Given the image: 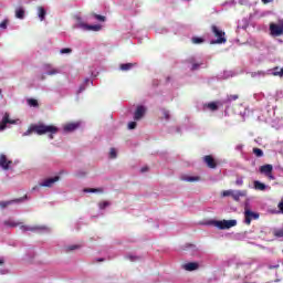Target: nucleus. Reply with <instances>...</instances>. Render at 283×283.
Masks as SVG:
<instances>
[{
	"mask_svg": "<svg viewBox=\"0 0 283 283\" xmlns=\"http://www.w3.org/2000/svg\"><path fill=\"white\" fill-rule=\"evenodd\" d=\"M85 91V87L81 86L80 90H78V93Z\"/></svg>",
	"mask_w": 283,
	"mask_h": 283,
	"instance_id": "5fc2aeb1",
	"label": "nucleus"
},
{
	"mask_svg": "<svg viewBox=\"0 0 283 283\" xmlns=\"http://www.w3.org/2000/svg\"><path fill=\"white\" fill-rule=\"evenodd\" d=\"M8 273V270H0V275H6Z\"/></svg>",
	"mask_w": 283,
	"mask_h": 283,
	"instance_id": "3c124183",
	"label": "nucleus"
},
{
	"mask_svg": "<svg viewBox=\"0 0 283 283\" xmlns=\"http://www.w3.org/2000/svg\"><path fill=\"white\" fill-rule=\"evenodd\" d=\"M28 105L30 107H39V102L36 99H34V98H29L28 99Z\"/></svg>",
	"mask_w": 283,
	"mask_h": 283,
	"instance_id": "c756f323",
	"label": "nucleus"
},
{
	"mask_svg": "<svg viewBox=\"0 0 283 283\" xmlns=\"http://www.w3.org/2000/svg\"><path fill=\"white\" fill-rule=\"evenodd\" d=\"M85 83H90V80H85Z\"/></svg>",
	"mask_w": 283,
	"mask_h": 283,
	"instance_id": "680f3d73",
	"label": "nucleus"
},
{
	"mask_svg": "<svg viewBox=\"0 0 283 283\" xmlns=\"http://www.w3.org/2000/svg\"><path fill=\"white\" fill-rule=\"evenodd\" d=\"M163 116L166 118V120H169V111L163 109Z\"/></svg>",
	"mask_w": 283,
	"mask_h": 283,
	"instance_id": "a19ab883",
	"label": "nucleus"
},
{
	"mask_svg": "<svg viewBox=\"0 0 283 283\" xmlns=\"http://www.w3.org/2000/svg\"><path fill=\"white\" fill-rule=\"evenodd\" d=\"M75 249H78V245H70L67 251H75Z\"/></svg>",
	"mask_w": 283,
	"mask_h": 283,
	"instance_id": "a18cd8bd",
	"label": "nucleus"
},
{
	"mask_svg": "<svg viewBox=\"0 0 283 283\" xmlns=\"http://www.w3.org/2000/svg\"><path fill=\"white\" fill-rule=\"evenodd\" d=\"M136 64L134 63H126V64H120L119 69L122 70V72H129V70H132V67H134Z\"/></svg>",
	"mask_w": 283,
	"mask_h": 283,
	"instance_id": "5701e85b",
	"label": "nucleus"
},
{
	"mask_svg": "<svg viewBox=\"0 0 283 283\" xmlns=\"http://www.w3.org/2000/svg\"><path fill=\"white\" fill-rule=\"evenodd\" d=\"M212 33L214 34V36L217 38V40H212L211 44L214 45L217 44H222V43H227V38H224V31H222L220 28L212 25L211 27Z\"/></svg>",
	"mask_w": 283,
	"mask_h": 283,
	"instance_id": "39448f33",
	"label": "nucleus"
},
{
	"mask_svg": "<svg viewBox=\"0 0 283 283\" xmlns=\"http://www.w3.org/2000/svg\"><path fill=\"white\" fill-rule=\"evenodd\" d=\"M2 93V91L0 90V96H1V98H3V94H1Z\"/></svg>",
	"mask_w": 283,
	"mask_h": 283,
	"instance_id": "13d9d810",
	"label": "nucleus"
},
{
	"mask_svg": "<svg viewBox=\"0 0 283 283\" xmlns=\"http://www.w3.org/2000/svg\"><path fill=\"white\" fill-rule=\"evenodd\" d=\"M147 114V106L138 105L134 112V120H143Z\"/></svg>",
	"mask_w": 283,
	"mask_h": 283,
	"instance_id": "0eeeda50",
	"label": "nucleus"
},
{
	"mask_svg": "<svg viewBox=\"0 0 283 283\" xmlns=\"http://www.w3.org/2000/svg\"><path fill=\"white\" fill-rule=\"evenodd\" d=\"M260 174H264L265 176H271V174H273V165L266 164L261 166Z\"/></svg>",
	"mask_w": 283,
	"mask_h": 283,
	"instance_id": "ddd939ff",
	"label": "nucleus"
},
{
	"mask_svg": "<svg viewBox=\"0 0 283 283\" xmlns=\"http://www.w3.org/2000/svg\"><path fill=\"white\" fill-rule=\"evenodd\" d=\"M15 18L17 19H25V9L19 7L15 9Z\"/></svg>",
	"mask_w": 283,
	"mask_h": 283,
	"instance_id": "a211bd4d",
	"label": "nucleus"
},
{
	"mask_svg": "<svg viewBox=\"0 0 283 283\" xmlns=\"http://www.w3.org/2000/svg\"><path fill=\"white\" fill-rule=\"evenodd\" d=\"M270 32H271L272 36H282L283 24L270 23Z\"/></svg>",
	"mask_w": 283,
	"mask_h": 283,
	"instance_id": "6e6552de",
	"label": "nucleus"
},
{
	"mask_svg": "<svg viewBox=\"0 0 283 283\" xmlns=\"http://www.w3.org/2000/svg\"><path fill=\"white\" fill-rule=\"evenodd\" d=\"M222 198H232L235 202H239L240 198H247V190H224L221 192Z\"/></svg>",
	"mask_w": 283,
	"mask_h": 283,
	"instance_id": "20e7f679",
	"label": "nucleus"
},
{
	"mask_svg": "<svg viewBox=\"0 0 283 283\" xmlns=\"http://www.w3.org/2000/svg\"><path fill=\"white\" fill-rule=\"evenodd\" d=\"M252 151L256 158H262V156H264V151L261 148H253Z\"/></svg>",
	"mask_w": 283,
	"mask_h": 283,
	"instance_id": "bb28decb",
	"label": "nucleus"
},
{
	"mask_svg": "<svg viewBox=\"0 0 283 283\" xmlns=\"http://www.w3.org/2000/svg\"><path fill=\"white\" fill-rule=\"evenodd\" d=\"M253 186L256 191H265L266 190V185L263 182L254 181Z\"/></svg>",
	"mask_w": 283,
	"mask_h": 283,
	"instance_id": "aec40b11",
	"label": "nucleus"
},
{
	"mask_svg": "<svg viewBox=\"0 0 283 283\" xmlns=\"http://www.w3.org/2000/svg\"><path fill=\"white\" fill-rule=\"evenodd\" d=\"M190 63H192V66H191L192 71L200 70V65H202V63H198L195 60H191Z\"/></svg>",
	"mask_w": 283,
	"mask_h": 283,
	"instance_id": "2f4dec72",
	"label": "nucleus"
},
{
	"mask_svg": "<svg viewBox=\"0 0 283 283\" xmlns=\"http://www.w3.org/2000/svg\"><path fill=\"white\" fill-rule=\"evenodd\" d=\"M4 263H6V259L0 258V266H2V264H4Z\"/></svg>",
	"mask_w": 283,
	"mask_h": 283,
	"instance_id": "603ef678",
	"label": "nucleus"
},
{
	"mask_svg": "<svg viewBox=\"0 0 283 283\" xmlns=\"http://www.w3.org/2000/svg\"><path fill=\"white\" fill-rule=\"evenodd\" d=\"M237 149H242V146H240V145H239V146H237Z\"/></svg>",
	"mask_w": 283,
	"mask_h": 283,
	"instance_id": "bf43d9fd",
	"label": "nucleus"
},
{
	"mask_svg": "<svg viewBox=\"0 0 283 283\" xmlns=\"http://www.w3.org/2000/svg\"><path fill=\"white\" fill-rule=\"evenodd\" d=\"M260 219V213L258 212H253V211H249V222H251V220H259Z\"/></svg>",
	"mask_w": 283,
	"mask_h": 283,
	"instance_id": "393cba45",
	"label": "nucleus"
},
{
	"mask_svg": "<svg viewBox=\"0 0 283 283\" xmlns=\"http://www.w3.org/2000/svg\"><path fill=\"white\" fill-rule=\"evenodd\" d=\"M203 160L206 163V165L210 168V169H216L217 164L216 160L213 159V157H211V155H207L203 157Z\"/></svg>",
	"mask_w": 283,
	"mask_h": 283,
	"instance_id": "4468645a",
	"label": "nucleus"
},
{
	"mask_svg": "<svg viewBox=\"0 0 283 283\" xmlns=\"http://www.w3.org/2000/svg\"><path fill=\"white\" fill-rule=\"evenodd\" d=\"M231 101H238V95H230V96H228L226 103H231Z\"/></svg>",
	"mask_w": 283,
	"mask_h": 283,
	"instance_id": "4c0bfd02",
	"label": "nucleus"
},
{
	"mask_svg": "<svg viewBox=\"0 0 283 283\" xmlns=\"http://www.w3.org/2000/svg\"><path fill=\"white\" fill-rule=\"evenodd\" d=\"M244 222L245 224H249V203H245L244 208Z\"/></svg>",
	"mask_w": 283,
	"mask_h": 283,
	"instance_id": "c85d7f7f",
	"label": "nucleus"
},
{
	"mask_svg": "<svg viewBox=\"0 0 283 283\" xmlns=\"http://www.w3.org/2000/svg\"><path fill=\"white\" fill-rule=\"evenodd\" d=\"M136 122L128 123V129H136Z\"/></svg>",
	"mask_w": 283,
	"mask_h": 283,
	"instance_id": "37998d69",
	"label": "nucleus"
},
{
	"mask_svg": "<svg viewBox=\"0 0 283 283\" xmlns=\"http://www.w3.org/2000/svg\"><path fill=\"white\" fill-rule=\"evenodd\" d=\"M60 53H61V54H72V49H70V48L62 49V50L60 51Z\"/></svg>",
	"mask_w": 283,
	"mask_h": 283,
	"instance_id": "58836bf2",
	"label": "nucleus"
},
{
	"mask_svg": "<svg viewBox=\"0 0 283 283\" xmlns=\"http://www.w3.org/2000/svg\"><path fill=\"white\" fill-rule=\"evenodd\" d=\"M97 262H103V259H98Z\"/></svg>",
	"mask_w": 283,
	"mask_h": 283,
	"instance_id": "052dcab7",
	"label": "nucleus"
},
{
	"mask_svg": "<svg viewBox=\"0 0 283 283\" xmlns=\"http://www.w3.org/2000/svg\"><path fill=\"white\" fill-rule=\"evenodd\" d=\"M12 202H23V198H20L13 201H2L0 202V207L1 209H6V207H8L9 205H12Z\"/></svg>",
	"mask_w": 283,
	"mask_h": 283,
	"instance_id": "b1692460",
	"label": "nucleus"
},
{
	"mask_svg": "<svg viewBox=\"0 0 283 283\" xmlns=\"http://www.w3.org/2000/svg\"><path fill=\"white\" fill-rule=\"evenodd\" d=\"M268 178H270L271 180H275V177H273V172H271L270 175H266Z\"/></svg>",
	"mask_w": 283,
	"mask_h": 283,
	"instance_id": "09e8293b",
	"label": "nucleus"
},
{
	"mask_svg": "<svg viewBox=\"0 0 283 283\" xmlns=\"http://www.w3.org/2000/svg\"><path fill=\"white\" fill-rule=\"evenodd\" d=\"M12 160L8 159V157L3 154L0 155V167L8 171L11 168Z\"/></svg>",
	"mask_w": 283,
	"mask_h": 283,
	"instance_id": "9d476101",
	"label": "nucleus"
},
{
	"mask_svg": "<svg viewBox=\"0 0 283 283\" xmlns=\"http://www.w3.org/2000/svg\"><path fill=\"white\" fill-rule=\"evenodd\" d=\"M248 28H249V22L247 20H243L238 24V30H247Z\"/></svg>",
	"mask_w": 283,
	"mask_h": 283,
	"instance_id": "a878e982",
	"label": "nucleus"
},
{
	"mask_svg": "<svg viewBox=\"0 0 283 283\" xmlns=\"http://www.w3.org/2000/svg\"><path fill=\"white\" fill-rule=\"evenodd\" d=\"M45 9L43 7H39L38 8V17L40 19V21H45Z\"/></svg>",
	"mask_w": 283,
	"mask_h": 283,
	"instance_id": "412c9836",
	"label": "nucleus"
},
{
	"mask_svg": "<svg viewBox=\"0 0 283 283\" xmlns=\"http://www.w3.org/2000/svg\"><path fill=\"white\" fill-rule=\"evenodd\" d=\"M207 107H208V109H211V112H216V111H218V103H216V102L209 103V104H207Z\"/></svg>",
	"mask_w": 283,
	"mask_h": 283,
	"instance_id": "7c9ffc66",
	"label": "nucleus"
},
{
	"mask_svg": "<svg viewBox=\"0 0 283 283\" xmlns=\"http://www.w3.org/2000/svg\"><path fill=\"white\" fill-rule=\"evenodd\" d=\"M231 76H233V72H231V71L223 72V78H231Z\"/></svg>",
	"mask_w": 283,
	"mask_h": 283,
	"instance_id": "e433bc0d",
	"label": "nucleus"
},
{
	"mask_svg": "<svg viewBox=\"0 0 283 283\" xmlns=\"http://www.w3.org/2000/svg\"><path fill=\"white\" fill-rule=\"evenodd\" d=\"M242 184H243L242 179H237L235 185H238V187H241Z\"/></svg>",
	"mask_w": 283,
	"mask_h": 283,
	"instance_id": "de8ad7c7",
	"label": "nucleus"
},
{
	"mask_svg": "<svg viewBox=\"0 0 283 283\" xmlns=\"http://www.w3.org/2000/svg\"><path fill=\"white\" fill-rule=\"evenodd\" d=\"M95 19L97 21H105V17L104 15H99V14H95Z\"/></svg>",
	"mask_w": 283,
	"mask_h": 283,
	"instance_id": "c03bdc74",
	"label": "nucleus"
},
{
	"mask_svg": "<svg viewBox=\"0 0 283 283\" xmlns=\"http://www.w3.org/2000/svg\"><path fill=\"white\" fill-rule=\"evenodd\" d=\"M32 134V129H29L22 134V136H30Z\"/></svg>",
	"mask_w": 283,
	"mask_h": 283,
	"instance_id": "49530a36",
	"label": "nucleus"
},
{
	"mask_svg": "<svg viewBox=\"0 0 283 283\" xmlns=\"http://www.w3.org/2000/svg\"><path fill=\"white\" fill-rule=\"evenodd\" d=\"M198 263H196V262H190V263H186L185 265H184V269H185V271H196V270H198Z\"/></svg>",
	"mask_w": 283,
	"mask_h": 283,
	"instance_id": "f3484780",
	"label": "nucleus"
},
{
	"mask_svg": "<svg viewBox=\"0 0 283 283\" xmlns=\"http://www.w3.org/2000/svg\"><path fill=\"white\" fill-rule=\"evenodd\" d=\"M60 179H61V177H59V176L44 179L42 182H40V187H53L54 182H59Z\"/></svg>",
	"mask_w": 283,
	"mask_h": 283,
	"instance_id": "f8f14e48",
	"label": "nucleus"
},
{
	"mask_svg": "<svg viewBox=\"0 0 283 283\" xmlns=\"http://www.w3.org/2000/svg\"><path fill=\"white\" fill-rule=\"evenodd\" d=\"M117 156H118V153L116 151V148H111L109 154H108V157H109L112 160H114V159L117 158Z\"/></svg>",
	"mask_w": 283,
	"mask_h": 283,
	"instance_id": "cd10ccee",
	"label": "nucleus"
},
{
	"mask_svg": "<svg viewBox=\"0 0 283 283\" xmlns=\"http://www.w3.org/2000/svg\"><path fill=\"white\" fill-rule=\"evenodd\" d=\"M44 74H46V76H56V74H61V71L52 66V64H46L44 65Z\"/></svg>",
	"mask_w": 283,
	"mask_h": 283,
	"instance_id": "9b49d317",
	"label": "nucleus"
},
{
	"mask_svg": "<svg viewBox=\"0 0 283 283\" xmlns=\"http://www.w3.org/2000/svg\"><path fill=\"white\" fill-rule=\"evenodd\" d=\"M103 188H85L84 193H103Z\"/></svg>",
	"mask_w": 283,
	"mask_h": 283,
	"instance_id": "6ab92c4d",
	"label": "nucleus"
},
{
	"mask_svg": "<svg viewBox=\"0 0 283 283\" xmlns=\"http://www.w3.org/2000/svg\"><path fill=\"white\" fill-rule=\"evenodd\" d=\"M147 171V167L142 168V172L145 174Z\"/></svg>",
	"mask_w": 283,
	"mask_h": 283,
	"instance_id": "6e6d98bb",
	"label": "nucleus"
},
{
	"mask_svg": "<svg viewBox=\"0 0 283 283\" xmlns=\"http://www.w3.org/2000/svg\"><path fill=\"white\" fill-rule=\"evenodd\" d=\"M273 235L275 238H283V228L282 229H276L273 231Z\"/></svg>",
	"mask_w": 283,
	"mask_h": 283,
	"instance_id": "473e14b6",
	"label": "nucleus"
},
{
	"mask_svg": "<svg viewBox=\"0 0 283 283\" xmlns=\"http://www.w3.org/2000/svg\"><path fill=\"white\" fill-rule=\"evenodd\" d=\"M8 125H17V120L10 119V113H4L2 120L0 122V132H6Z\"/></svg>",
	"mask_w": 283,
	"mask_h": 283,
	"instance_id": "423d86ee",
	"label": "nucleus"
},
{
	"mask_svg": "<svg viewBox=\"0 0 283 283\" xmlns=\"http://www.w3.org/2000/svg\"><path fill=\"white\" fill-rule=\"evenodd\" d=\"M75 24L73 25V28L75 30H83L84 32H90V31H93V32H99L101 30V24H95V25H92V24H87L83 21V18L82 17H78L76 15L75 17Z\"/></svg>",
	"mask_w": 283,
	"mask_h": 283,
	"instance_id": "f03ea898",
	"label": "nucleus"
},
{
	"mask_svg": "<svg viewBox=\"0 0 283 283\" xmlns=\"http://www.w3.org/2000/svg\"><path fill=\"white\" fill-rule=\"evenodd\" d=\"M262 3L266 4V3H271L273 0H261Z\"/></svg>",
	"mask_w": 283,
	"mask_h": 283,
	"instance_id": "864d4df0",
	"label": "nucleus"
},
{
	"mask_svg": "<svg viewBox=\"0 0 283 283\" xmlns=\"http://www.w3.org/2000/svg\"><path fill=\"white\" fill-rule=\"evenodd\" d=\"M126 260H129L130 262H136V260H138V256L128 254V255H126Z\"/></svg>",
	"mask_w": 283,
	"mask_h": 283,
	"instance_id": "c9c22d12",
	"label": "nucleus"
},
{
	"mask_svg": "<svg viewBox=\"0 0 283 283\" xmlns=\"http://www.w3.org/2000/svg\"><path fill=\"white\" fill-rule=\"evenodd\" d=\"M208 224H211L212 227H216L220 231H226L229 229H233V227L238 226V220L231 219V220H211L208 222Z\"/></svg>",
	"mask_w": 283,
	"mask_h": 283,
	"instance_id": "7ed1b4c3",
	"label": "nucleus"
},
{
	"mask_svg": "<svg viewBox=\"0 0 283 283\" xmlns=\"http://www.w3.org/2000/svg\"><path fill=\"white\" fill-rule=\"evenodd\" d=\"M21 226V222H17L12 219H9V220H6L4 221V227H11V228H14V227H19Z\"/></svg>",
	"mask_w": 283,
	"mask_h": 283,
	"instance_id": "4be33fe9",
	"label": "nucleus"
},
{
	"mask_svg": "<svg viewBox=\"0 0 283 283\" xmlns=\"http://www.w3.org/2000/svg\"><path fill=\"white\" fill-rule=\"evenodd\" d=\"M273 76H280V78H282L283 77V67L280 71H277V67L274 69Z\"/></svg>",
	"mask_w": 283,
	"mask_h": 283,
	"instance_id": "f704fd0d",
	"label": "nucleus"
},
{
	"mask_svg": "<svg viewBox=\"0 0 283 283\" xmlns=\"http://www.w3.org/2000/svg\"><path fill=\"white\" fill-rule=\"evenodd\" d=\"M39 190V186L33 187V191Z\"/></svg>",
	"mask_w": 283,
	"mask_h": 283,
	"instance_id": "4d7b16f0",
	"label": "nucleus"
},
{
	"mask_svg": "<svg viewBox=\"0 0 283 283\" xmlns=\"http://www.w3.org/2000/svg\"><path fill=\"white\" fill-rule=\"evenodd\" d=\"M78 129V123H71V124H66L64 125V132H74Z\"/></svg>",
	"mask_w": 283,
	"mask_h": 283,
	"instance_id": "dca6fc26",
	"label": "nucleus"
},
{
	"mask_svg": "<svg viewBox=\"0 0 283 283\" xmlns=\"http://www.w3.org/2000/svg\"><path fill=\"white\" fill-rule=\"evenodd\" d=\"M180 180H182L184 182H198L200 180V177L189 176V175H181Z\"/></svg>",
	"mask_w": 283,
	"mask_h": 283,
	"instance_id": "2eb2a0df",
	"label": "nucleus"
},
{
	"mask_svg": "<svg viewBox=\"0 0 283 283\" xmlns=\"http://www.w3.org/2000/svg\"><path fill=\"white\" fill-rule=\"evenodd\" d=\"M240 6H245L247 4V0H239Z\"/></svg>",
	"mask_w": 283,
	"mask_h": 283,
	"instance_id": "8fccbe9b",
	"label": "nucleus"
},
{
	"mask_svg": "<svg viewBox=\"0 0 283 283\" xmlns=\"http://www.w3.org/2000/svg\"><path fill=\"white\" fill-rule=\"evenodd\" d=\"M109 201H102L98 203V208L99 209H107V207H109Z\"/></svg>",
	"mask_w": 283,
	"mask_h": 283,
	"instance_id": "72a5a7b5",
	"label": "nucleus"
},
{
	"mask_svg": "<svg viewBox=\"0 0 283 283\" xmlns=\"http://www.w3.org/2000/svg\"><path fill=\"white\" fill-rule=\"evenodd\" d=\"M205 40H202V38H192V43H202Z\"/></svg>",
	"mask_w": 283,
	"mask_h": 283,
	"instance_id": "ea45409f",
	"label": "nucleus"
},
{
	"mask_svg": "<svg viewBox=\"0 0 283 283\" xmlns=\"http://www.w3.org/2000/svg\"><path fill=\"white\" fill-rule=\"evenodd\" d=\"M21 231L25 232V231H50V228L45 227V226H35V227H30V226H21L20 227Z\"/></svg>",
	"mask_w": 283,
	"mask_h": 283,
	"instance_id": "1a4fd4ad",
	"label": "nucleus"
},
{
	"mask_svg": "<svg viewBox=\"0 0 283 283\" xmlns=\"http://www.w3.org/2000/svg\"><path fill=\"white\" fill-rule=\"evenodd\" d=\"M32 130L35 132V134H39V136H43V134H49L50 140L54 139V134H59V127L54 125H36L32 127Z\"/></svg>",
	"mask_w": 283,
	"mask_h": 283,
	"instance_id": "f257e3e1",
	"label": "nucleus"
},
{
	"mask_svg": "<svg viewBox=\"0 0 283 283\" xmlns=\"http://www.w3.org/2000/svg\"><path fill=\"white\" fill-rule=\"evenodd\" d=\"M0 28H1L2 30H6V29L8 28V21H7V20L2 21V22L0 23Z\"/></svg>",
	"mask_w": 283,
	"mask_h": 283,
	"instance_id": "79ce46f5",
	"label": "nucleus"
}]
</instances>
